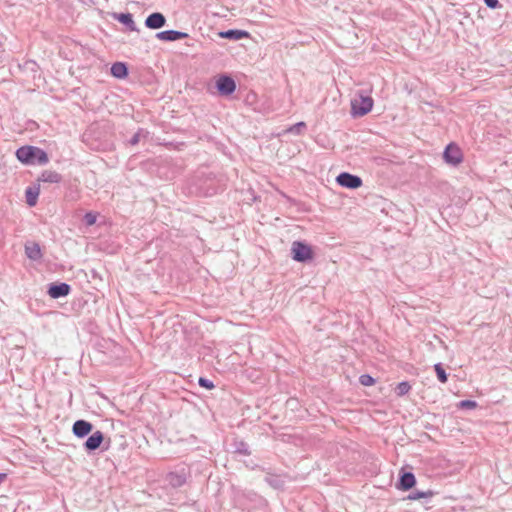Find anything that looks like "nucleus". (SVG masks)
<instances>
[{
  "label": "nucleus",
  "instance_id": "1",
  "mask_svg": "<svg viewBox=\"0 0 512 512\" xmlns=\"http://www.w3.org/2000/svg\"><path fill=\"white\" fill-rule=\"evenodd\" d=\"M15 155L25 165H45L49 162L48 154L36 146H21L16 150Z\"/></svg>",
  "mask_w": 512,
  "mask_h": 512
},
{
  "label": "nucleus",
  "instance_id": "2",
  "mask_svg": "<svg viewBox=\"0 0 512 512\" xmlns=\"http://www.w3.org/2000/svg\"><path fill=\"white\" fill-rule=\"evenodd\" d=\"M292 259L299 263H306L314 258L312 247L304 241H294L291 246Z\"/></svg>",
  "mask_w": 512,
  "mask_h": 512
},
{
  "label": "nucleus",
  "instance_id": "3",
  "mask_svg": "<svg viewBox=\"0 0 512 512\" xmlns=\"http://www.w3.org/2000/svg\"><path fill=\"white\" fill-rule=\"evenodd\" d=\"M373 107V99L370 96H363L351 100V113L353 116H364L371 111Z\"/></svg>",
  "mask_w": 512,
  "mask_h": 512
},
{
  "label": "nucleus",
  "instance_id": "4",
  "mask_svg": "<svg viewBox=\"0 0 512 512\" xmlns=\"http://www.w3.org/2000/svg\"><path fill=\"white\" fill-rule=\"evenodd\" d=\"M216 88L221 96H229L235 92L236 83L231 76L222 74L216 80Z\"/></svg>",
  "mask_w": 512,
  "mask_h": 512
},
{
  "label": "nucleus",
  "instance_id": "5",
  "mask_svg": "<svg viewBox=\"0 0 512 512\" xmlns=\"http://www.w3.org/2000/svg\"><path fill=\"white\" fill-rule=\"evenodd\" d=\"M443 159L452 166L460 164L463 160L461 149L455 143H449L443 152Z\"/></svg>",
  "mask_w": 512,
  "mask_h": 512
},
{
  "label": "nucleus",
  "instance_id": "6",
  "mask_svg": "<svg viewBox=\"0 0 512 512\" xmlns=\"http://www.w3.org/2000/svg\"><path fill=\"white\" fill-rule=\"evenodd\" d=\"M336 182L338 185L348 189H357L362 186L363 181L361 177L348 173L342 172L336 177Z\"/></svg>",
  "mask_w": 512,
  "mask_h": 512
},
{
  "label": "nucleus",
  "instance_id": "7",
  "mask_svg": "<svg viewBox=\"0 0 512 512\" xmlns=\"http://www.w3.org/2000/svg\"><path fill=\"white\" fill-rule=\"evenodd\" d=\"M104 442L103 432L97 430L92 433L84 442L83 447L87 453H92L99 449Z\"/></svg>",
  "mask_w": 512,
  "mask_h": 512
},
{
  "label": "nucleus",
  "instance_id": "8",
  "mask_svg": "<svg viewBox=\"0 0 512 512\" xmlns=\"http://www.w3.org/2000/svg\"><path fill=\"white\" fill-rule=\"evenodd\" d=\"M71 291V286L65 282L51 283L48 288V295L53 299L67 296Z\"/></svg>",
  "mask_w": 512,
  "mask_h": 512
},
{
  "label": "nucleus",
  "instance_id": "9",
  "mask_svg": "<svg viewBox=\"0 0 512 512\" xmlns=\"http://www.w3.org/2000/svg\"><path fill=\"white\" fill-rule=\"evenodd\" d=\"M92 430V423L83 419L75 421L72 426V432L78 438H84L88 436L92 432Z\"/></svg>",
  "mask_w": 512,
  "mask_h": 512
},
{
  "label": "nucleus",
  "instance_id": "10",
  "mask_svg": "<svg viewBox=\"0 0 512 512\" xmlns=\"http://www.w3.org/2000/svg\"><path fill=\"white\" fill-rule=\"evenodd\" d=\"M166 24L165 16L160 12H153L145 19V26L149 29H160Z\"/></svg>",
  "mask_w": 512,
  "mask_h": 512
},
{
  "label": "nucleus",
  "instance_id": "11",
  "mask_svg": "<svg viewBox=\"0 0 512 512\" xmlns=\"http://www.w3.org/2000/svg\"><path fill=\"white\" fill-rule=\"evenodd\" d=\"M416 484L415 475L412 472L403 471L400 474L396 487L402 491H408Z\"/></svg>",
  "mask_w": 512,
  "mask_h": 512
},
{
  "label": "nucleus",
  "instance_id": "12",
  "mask_svg": "<svg viewBox=\"0 0 512 512\" xmlns=\"http://www.w3.org/2000/svg\"><path fill=\"white\" fill-rule=\"evenodd\" d=\"M156 37L162 41L172 42V41L185 39L188 37V34L185 32L177 31V30H165V31L158 32L156 34Z\"/></svg>",
  "mask_w": 512,
  "mask_h": 512
},
{
  "label": "nucleus",
  "instance_id": "13",
  "mask_svg": "<svg viewBox=\"0 0 512 512\" xmlns=\"http://www.w3.org/2000/svg\"><path fill=\"white\" fill-rule=\"evenodd\" d=\"M167 483L173 488H179L186 483V473L184 470L170 472L166 476Z\"/></svg>",
  "mask_w": 512,
  "mask_h": 512
},
{
  "label": "nucleus",
  "instance_id": "14",
  "mask_svg": "<svg viewBox=\"0 0 512 512\" xmlns=\"http://www.w3.org/2000/svg\"><path fill=\"white\" fill-rule=\"evenodd\" d=\"M219 36L221 38H225V39H229V40H233V41H238V40H241L243 38H248L250 36V34H249V32H247L245 30L229 29V30L220 32Z\"/></svg>",
  "mask_w": 512,
  "mask_h": 512
},
{
  "label": "nucleus",
  "instance_id": "15",
  "mask_svg": "<svg viewBox=\"0 0 512 512\" xmlns=\"http://www.w3.org/2000/svg\"><path fill=\"white\" fill-rule=\"evenodd\" d=\"M113 18L125 25L130 31H139L131 13H115Z\"/></svg>",
  "mask_w": 512,
  "mask_h": 512
},
{
  "label": "nucleus",
  "instance_id": "16",
  "mask_svg": "<svg viewBox=\"0 0 512 512\" xmlns=\"http://www.w3.org/2000/svg\"><path fill=\"white\" fill-rule=\"evenodd\" d=\"M111 75L117 79H124L128 76L129 69L124 62H115L111 66Z\"/></svg>",
  "mask_w": 512,
  "mask_h": 512
},
{
  "label": "nucleus",
  "instance_id": "17",
  "mask_svg": "<svg viewBox=\"0 0 512 512\" xmlns=\"http://www.w3.org/2000/svg\"><path fill=\"white\" fill-rule=\"evenodd\" d=\"M26 256L33 261H38L42 258L41 248L38 243L32 242L25 245Z\"/></svg>",
  "mask_w": 512,
  "mask_h": 512
},
{
  "label": "nucleus",
  "instance_id": "18",
  "mask_svg": "<svg viewBox=\"0 0 512 512\" xmlns=\"http://www.w3.org/2000/svg\"><path fill=\"white\" fill-rule=\"evenodd\" d=\"M38 181L44 183H60L62 181V175L56 171L44 170L38 178Z\"/></svg>",
  "mask_w": 512,
  "mask_h": 512
},
{
  "label": "nucleus",
  "instance_id": "19",
  "mask_svg": "<svg viewBox=\"0 0 512 512\" xmlns=\"http://www.w3.org/2000/svg\"><path fill=\"white\" fill-rule=\"evenodd\" d=\"M25 196H26V203L28 204V206H30V207L35 206L37 203L38 196H39V188L34 189L31 187H28L25 191Z\"/></svg>",
  "mask_w": 512,
  "mask_h": 512
},
{
  "label": "nucleus",
  "instance_id": "20",
  "mask_svg": "<svg viewBox=\"0 0 512 512\" xmlns=\"http://www.w3.org/2000/svg\"><path fill=\"white\" fill-rule=\"evenodd\" d=\"M265 482L274 489H280L284 485L283 480L279 476L271 474H267Z\"/></svg>",
  "mask_w": 512,
  "mask_h": 512
},
{
  "label": "nucleus",
  "instance_id": "21",
  "mask_svg": "<svg viewBox=\"0 0 512 512\" xmlns=\"http://www.w3.org/2000/svg\"><path fill=\"white\" fill-rule=\"evenodd\" d=\"M234 452L245 456L251 453L248 444L242 440L234 442Z\"/></svg>",
  "mask_w": 512,
  "mask_h": 512
},
{
  "label": "nucleus",
  "instance_id": "22",
  "mask_svg": "<svg viewBox=\"0 0 512 512\" xmlns=\"http://www.w3.org/2000/svg\"><path fill=\"white\" fill-rule=\"evenodd\" d=\"M434 495V492L431 490L428 491H414L408 495L409 500H418L421 498H431Z\"/></svg>",
  "mask_w": 512,
  "mask_h": 512
},
{
  "label": "nucleus",
  "instance_id": "23",
  "mask_svg": "<svg viewBox=\"0 0 512 512\" xmlns=\"http://www.w3.org/2000/svg\"><path fill=\"white\" fill-rule=\"evenodd\" d=\"M434 370L436 372L437 378L441 383H446L448 380V375L441 363H437L434 365Z\"/></svg>",
  "mask_w": 512,
  "mask_h": 512
},
{
  "label": "nucleus",
  "instance_id": "24",
  "mask_svg": "<svg viewBox=\"0 0 512 512\" xmlns=\"http://www.w3.org/2000/svg\"><path fill=\"white\" fill-rule=\"evenodd\" d=\"M411 389V385L407 381L400 382L395 388V392L398 396L406 395Z\"/></svg>",
  "mask_w": 512,
  "mask_h": 512
},
{
  "label": "nucleus",
  "instance_id": "25",
  "mask_svg": "<svg viewBox=\"0 0 512 512\" xmlns=\"http://www.w3.org/2000/svg\"><path fill=\"white\" fill-rule=\"evenodd\" d=\"M359 382L363 386H371L375 383V379L369 374H362L359 377Z\"/></svg>",
  "mask_w": 512,
  "mask_h": 512
},
{
  "label": "nucleus",
  "instance_id": "26",
  "mask_svg": "<svg viewBox=\"0 0 512 512\" xmlns=\"http://www.w3.org/2000/svg\"><path fill=\"white\" fill-rule=\"evenodd\" d=\"M96 220H97V215L94 214L93 212H87L85 215H84V222L87 226H92L96 223Z\"/></svg>",
  "mask_w": 512,
  "mask_h": 512
},
{
  "label": "nucleus",
  "instance_id": "27",
  "mask_svg": "<svg viewBox=\"0 0 512 512\" xmlns=\"http://www.w3.org/2000/svg\"><path fill=\"white\" fill-rule=\"evenodd\" d=\"M458 406L461 409H472L477 407V402L473 400H462Z\"/></svg>",
  "mask_w": 512,
  "mask_h": 512
},
{
  "label": "nucleus",
  "instance_id": "28",
  "mask_svg": "<svg viewBox=\"0 0 512 512\" xmlns=\"http://www.w3.org/2000/svg\"><path fill=\"white\" fill-rule=\"evenodd\" d=\"M198 384L200 387L202 388H205V389H212L214 388V384L211 380L207 379V378H204V377H200L199 380H198Z\"/></svg>",
  "mask_w": 512,
  "mask_h": 512
},
{
  "label": "nucleus",
  "instance_id": "29",
  "mask_svg": "<svg viewBox=\"0 0 512 512\" xmlns=\"http://www.w3.org/2000/svg\"><path fill=\"white\" fill-rule=\"evenodd\" d=\"M306 127V124L304 122H298L296 123L295 125H293L289 131L291 133H295V134H300L301 133V130L304 129Z\"/></svg>",
  "mask_w": 512,
  "mask_h": 512
},
{
  "label": "nucleus",
  "instance_id": "30",
  "mask_svg": "<svg viewBox=\"0 0 512 512\" xmlns=\"http://www.w3.org/2000/svg\"><path fill=\"white\" fill-rule=\"evenodd\" d=\"M143 130L140 129L138 132H136L132 137L131 139L129 140V143L131 145H136L139 143L140 141V137H141V134H142Z\"/></svg>",
  "mask_w": 512,
  "mask_h": 512
},
{
  "label": "nucleus",
  "instance_id": "31",
  "mask_svg": "<svg viewBox=\"0 0 512 512\" xmlns=\"http://www.w3.org/2000/svg\"><path fill=\"white\" fill-rule=\"evenodd\" d=\"M484 2L491 9H495L500 6L498 0H484Z\"/></svg>",
  "mask_w": 512,
  "mask_h": 512
},
{
  "label": "nucleus",
  "instance_id": "32",
  "mask_svg": "<svg viewBox=\"0 0 512 512\" xmlns=\"http://www.w3.org/2000/svg\"><path fill=\"white\" fill-rule=\"evenodd\" d=\"M6 478H7V474L6 473H0V484L3 483Z\"/></svg>",
  "mask_w": 512,
  "mask_h": 512
}]
</instances>
